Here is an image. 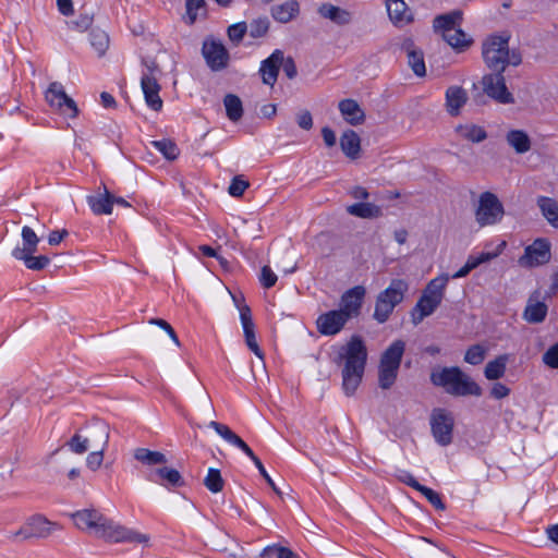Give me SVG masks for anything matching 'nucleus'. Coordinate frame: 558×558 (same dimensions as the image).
Here are the masks:
<instances>
[{
  "instance_id": "obj_60",
  "label": "nucleus",
  "mask_w": 558,
  "mask_h": 558,
  "mask_svg": "<svg viewBox=\"0 0 558 558\" xmlns=\"http://www.w3.org/2000/svg\"><path fill=\"white\" fill-rule=\"evenodd\" d=\"M149 324L157 325L160 328H162L165 330V332H167L169 335V337L172 339V341L178 347H180V344H181L180 340H179L174 329L171 327V325L169 323H167L165 319H161V318H151L149 320Z\"/></svg>"
},
{
  "instance_id": "obj_61",
  "label": "nucleus",
  "mask_w": 558,
  "mask_h": 558,
  "mask_svg": "<svg viewBox=\"0 0 558 558\" xmlns=\"http://www.w3.org/2000/svg\"><path fill=\"white\" fill-rule=\"evenodd\" d=\"M247 348L260 360H264V352L259 348L255 332L244 336Z\"/></svg>"
},
{
  "instance_id": "obj_25",
  "label": "nucleus",
  "mask_w": 558,
  "mask_h": 558,
  "mask_svg": "<svg viewBox=\"0 0 558 558\" xmlns=\"http://www.w3.org/2000/svg\"><path fill=\"white\" fill-rule=\"evenodd\" d=\"M21 235H22V246H16L12 251V256L13 257H23L27 253H36L38 243L40 240L37 236V234L35 233V231L31 227L24 226L22 228Z\"/></svg>"
},
{
  "instance_id": "obj_55",
  "label": "nucleus",
  "mask_w": 558,
  "mask_h": 558,
  "mask_svg": "<svg viewBox=\"0 0 558 558\" xmlns=\"http://www.w3.org/2000/svg\"><path fill=\"white\" fill-rule=\"evenodd\" d=\"M248 187V182L242 177H234L229 185L228 192L233 197H240L244 194L245 190Z\"/></svg>"
},
{
  "instance_id": "obj_31",
  "label": "nucleus",
  "mask_w": 558,
  "mask_h": 558,
  "mask_svg": "<svg viewBox=\"0 0 558 558\" xmlns=\"http://www.w3.org/2000/svg\"><path fill=\"white\" fill-rule=\"evenodd\" d=\"M87 203L95 215H110L112 213L110 192L106 186H104V193L87 196Z\"/></svg>"
},
{
  "instance_id": "obj_58",
  "label": "nucleus",
  "mask_w": 558,
  "mask_h": 558,
  "mask_svg": "<svg viewBox=\"0 0 558 558\" xmlns=\"http://www.w3.org/2000/svg\"><path fill=\"white\" fill-rule=\"evenodd\" d=\"M93 20L92 14L81 13L77 19L71 21V26L78 32H85L92 26Z\"/></svg>"
},
{
  "instance_id": "obj_15",
  "label": "nucleus",
  "mask_w": 558,
  "mask_h": 558,
  "mask_svg": "<svg viewBox=\"0 0 558 558\" xmlns=\"http://www.w3.org/2000/svg\"><path fill=\"white\" fill-rule=\"evenodd\" d=\"M366 290L363 286H355L347 290L340 299L339 312L345 314V317L350 320L357 317L361 314L364 296Z\"/></svg>"
},
{
  "instance_id": "obj_34",
  "label": "nucleus",
  "mask_w": 558,
  "mask_h": 558,
  "mask_svg": "<svg viewBox=\"0 0 558 558\" xmlns=\"http://www.w3.org/2000/svg\"><path fill=\"white\" fill-rule=\"evenodd\" d=\"M508 354L498 355L495 360L489 361L484 369V375L488 380H497L504 377L507 368Z\"/></svg>"
},
{
  "instance_id": "obj_39",
  "label": "nucleus",
  "mask_w": 558,
  "mask_h": 558,
  "mask_svg": "<svg viewBox=\"0 0 558 558\" xmlns=\"http://www.w3.org/2000/svg\"><path fill=\"white\" fill-rule=\"evenodd\" d=\"M134 458L147 465L165 464L167 458L162 452L151 451L147 448H137L134 452Z\"/></svg>"
},
{
  "instance_id": "obj_26",
  "label": "nucleus",
  "mask_w": 558,
  "mask_h": 558,
  "mask_svg": "<svg viewBox=\"0 0 558 558\" xmlns=\"http://www.w3.org/2000/svg\"><path fill=\"white\" fill-rule=\"evenodd\" d=\"M461 22L462 12L454 10L447 14L437 15L434 19L433 26L436 32L440 31L441 35L444 36V33H450L460 27Z\"/></svg>"
},
{
  "instance_id": "obj_36",
  "label": "nucleus",
  "mask_w": 558,
  "mask_h": 558,
  "mask_svg": "<svg viewBox=\"0 0 558 558\" xmlns=\"http://www.w3.org/2000/svg\"><path fill=\"white\" fill-rule=\"evenodd\" d=\"M223 106L228 119L232 122H238L243 117V105L239 96L234 94H227L223 97Z\"/></svg>"
},
{
  "instance_id": "obj_10",
  "label": "nucleus",
  "mask_w": 558,
  "mask_h": 558,
  "mask_svg": "<svg viewBox=\"0 0 558 558\" xmlns=\"http://www.w3.org/2000/svg\"><path fill=\"white\" fill-rule=\"evenodd\" d=\"M483 89L487 96L499 104L509 105L514 102L512 94L506 86L504 71H494L482 78Z\"/></svg>"
},
{
  "instance_id": "obj_7",
  "label": "nucleus",
  "mask_w": 558,
  "mask_h": 558,
  "mask_svg": "<svg viewBox=\"0 0 558 558\" xmlns=\"http://www.w3.org/2000/svg\"><path fill=\"white\" fill-rule=\"evenodd\" d=\"M509 39L508 35H493L483 44V59L492 71H505Z\"/></svg>"
},
{
  "instance_id": "obj_20",
  "label": "nucleus",
  "mask_w": 558,
  "mask_h": 558,
  "mask_svg": "<svg viewBox=\"0 0 558 558\" xmlns=\"http://www.w3.org/2000/svg\"><path fill=\"white\" fill-rule=\"evenodd\" d=\"M442 300L439 296L429 294L425 289L420 296L416 305L411 312V319L414 325H418L423 319L432 315L440 305Z\"/></svg>"
},
{
  "instance_id": "obj_62",
  "label": "nucleus",
  "mask_w": 558,
  "mask_h": 558,
  "mask_svg": "<svg viewBox=\"0 0 558 558\" xmlns=\"http://www.w3.org/2000/svg\"><path fill=\"white\" fill-rule=\"evenodd\" d=\"M298 125L303 130H311L313 128V118L310 111L304 110L296 116Z\"/></svg>"
},
{
  "instance_id": "obj_18",
  "label": "nucleus",
  "mask_w": 558,
  "mask_h": 558,
  "mask_svg": "<svg viewBox=\"0 0 558 558\" xmlns=\"http://www.w3.org/2000/svg\"><path fill=\"white\" fill-rule=\"evenodd\" d=\"M208 427L213 428L220 437H222L231 446H234L242 450L253 461L255 465L259 464L260 459L253 452V450L240 436H238L233 430H231L229 426L216 421H210Z\"/></svg>"
},
{
  "instance_id": "obj_28",
  "label": "nucleus",
  "mask_w": 558,
  "mask_h": 558,
  "mask_svg": "<svg viewBox=\"0 0 558 558\" xmlns=\"http://www.w3.org/2000/svg\"><path fill=\"white\" fill-rule=\"evenodd\" d=\"M536 205L543 217L555 229H558V202L548 196H538Z\"/></svg>"
},
{
  "instance_id": "obj_21",
  "label": "nucleus",
  "mask_w": 558,
  "mask_h": 558,
  "mask_svg": "<svg viewBox=\"0 0 558 558\" xmlns=\"http://www.w3.org/2000/svg\"><path fill=\"white\" fill-rule=\"evenodd\" d=\"M146 478L149 482L159 484L166 488L171 487H180L184 485V481L180 474V472L175 469L161 466L155 470H151Z\"/></svg>"
},
{
  "instance_id": "obj_50",
  "label": "nucleus",
  "mask_w": 558,
  "mask_h": 558,
  "mask_svg": "<svg viewBox=\"0 0 558 558\" xmlns=\"http://www.w3.org/2000/svg\"><path fill=\"white\" fill-rule=\"evenodd\" d=\"M485 353L486 351L483 345L473 344L466 350L464 361L471 365H478L484 361Z\"/></svg>"
},
{
  "instance_id": "obj_8",
  "label": "nucleus",
  "mask_w": 558,
  "mask_h": 558,
  "mask_svg": "<svg viewBox=\"0 0 558 558\" xmlns=\"http://www.w3.org/2000/svg\"><path fill=\"white\" fill-rule=\"evenodd\" d=\"M430 430L435 441L442 446H449L453 439L454 417L446 409L436 408L432 411Z\"/></svg>"
},
{
  "instance_id": "obj_47",
  "label": "nucleus",
  "mask_w": 558,
  "mask_h": 558,
  "mask_svg": "<svg viewBox=\"0 0 558 558\" xmlns=\"http://www.w3.org/2000/svg\"><path fill=\"white\" fill-rule=\"evenodd\" d=\"M448 281H449L448 275H440V276L432 279L427 283L425 290L429 294L437 295V296H439L440 300H442L444 295H445V289L447 287Z\"/></svg>"
},
{
  "instance_id": "obj_2",
  "label": "nucleus",
  "mask_w": 558,
  "mask_h": 558,
  "mask_svg": "<svg viewBox=\"0 0 558 558\" xmlns=\"http://www.w3.org/2000/svg\"><path fill=\"white\" fill-rule=\"evenodd\" d=\"M336 364L344 363L342 368V388L347 396H353L364 376L367 362V348L361 336L354 335L340 348Z\"/></svg>"
},
{
  "instance_id": "obj_4",
  "label": "nucleus",
  "mask_w": 558,
  "mask_h": 558,
  "mask_svg": "<svg viewBox=\"0 0 558 558\" xmlns=\"http://www.w3.org/2000/svg\"><path fill=\"white\" fill-rule=\"evenodd\" d=\"M405 351V342L397 339L381 353L378 365V385L386 390L396 383Z\"/></svg>"
},
{
  "instance_id": "obj_17",
  "label": "nucleus",
  "mask_w": 558,
  "mask_h": 558,
  "mask_svg": "<svg viewBox=\"0 0 558 558\" xmlns=\"http://www.w3.org/2000/svg\"><path fill=\"white\" fill-rule=\"evenodd\" d=\"M84 430L86 432L85 438L89 448H107L110 428L106 422L98 418L92 420L85 425Z\"/></svg>"
},
{
  "instance_id": "obj_13",
  "label": "nucleus",
  "mask_w": 558,
  "mask_h": 558,
  "mask_svg": "<svg viewBox=\"0 0 558 558\" xmlns=\"http://www.w3.org/2000/svg\"><path fill=\"white\" fill-rule=\"evenodd\" d=\"M156 69L157 66L154 62L151 65H147V71L141 77V87L147 106L155 111H159L163 102L159 96L161 87L154 74Z\"/></svg>"
},
{
  "instance_id": "obj_59",
  "label": "nucleus",
  "mask_w": 558,
  "mask_h": 558,
  "mask_svg": "<svg viewBox=\"0 0 558 558\" xmlns=\"http://www.w3.org/2000/svg\"><path fill=\"white\" fill-rule=\"evenodd\" d=\"M97 450L90 452L86 458V465L92 470L96 471L100 468L104 460L105 449L96 448Z\"/></svg>"
},
{
  "instance_id": "obj_24",
  "label": "nucleus",
  "mask_w": 558,
  "mask_h": 558,
  "mask_svg": "<svg viewBox=\"0 0 558 558\" xmlns=\"http://www.w3.org/2000/svg\"><path fill=\"white\" fill-rule=\"evenodd\" d=\"M468 100L466 92L460 86H450L446 90V107L450 116L456 117Z\"/></svg>"
},
{
  "instance_id": "obj_35",
  "label": "nucleus",
  "mask_w": 558,
  "mask_h": 558,
  "mask_svg": "<svg viewBox=\"0 0 558 558\" xmlns=\"http://www.w3.org/2000/svg\"><path fill=\"white\" fill-rule=\"evenodd\" d=\"M456 132L472 143H481L487 138L485 129L476 124H460L456 128Z\"/></svg>"
},
{
  "instance_id": "obj_51",
  "label": "nucleus",
  "mask_w": 558,
  "mask_h": 558,
  "mask_svg": "<svg viewBox=\"0 0 558 558\" xmlns=\"http://www.w3.org/2000/svg\"><path fill=\"white\" fill-rule=\"evenodd\" d=\"M240 320L243 328L244 336L255 332V324L252 318V312L248 305L243 304L239 307Z\"/></svg>"
},
{
  "instance_id": "obj_53",
  "label": "nucleus",
  "mask_w": 558,
  "mask_h": 558,
  "mask_svg": "<svg viewBox=\"0 0 558 558\" xmlns=\"http://www.w3.org/2000/svg\"><path fill=\"white\" fill-rule=\"evenodd\" d=\"M186 17L189 24L195 23L198 11L205 9V0H185Z\"/></svg>"
},
{
  "instance_id": "obj_14",
  "label": "nucleus",
  "mask_w": 558,
  "mask_h": 558,
  "mask_svg": "<svg viewBox=\"0 0 558 558\" xmlns=\"http://www.w3.org/2000/svg\"><path fill=\"white\" fill-rule=\"evenodd\" d=\"M202 54L211 71L218 72L228 66L229 52L226 47L217 40H205L202 47Z\"/></svg>"
},
{
  "instance_id": "obj_23",
  "label": "nucleus",
  "mask_w": 558,
  "mask_h": 558,
  "mask_svg": "<svg viewBox=\"0 0 558 558\" xmlns=\"http://www.w3.org/2000/svg\"><path fill=\"white\" fill-rule=\"evenodd\" d=\"M318 13L339 26L349 25L353 21V14L331 3H324L319 7Z\"/></svg>"
},
{
  "instance_id": "obj_27",
  "label": "nucleus",
  "mask_w": 558,
  "mask_h": 558,
  "mask_svg": "<svg viewBox=\"0 0 558 558\" xmlns=\"http://www.w3.org/2000/svg\"><path fill=\"white\" fill-rule=\"evenodd\" d=\"M339 110L344 120L351 125H359L364 122L365 113L360 105L353 99H343L339 102Z\"/></svg>"
},
{
  "instance_id": "obj_9",
  "label": "nucleus",
  "mask_w": 558,
  "mask_h": 558,
  "mask_svg": "<svg viewBox=\"0 0 558 558\" xmlns=\"http://www.w3.org/2000/svg\"><path fill=\"white\" fill-rule=\"evenodd\" d=\"M58 529V524L49 521L40 514L31 517L10 538L15 541L31 538H47Z\"/></svg>"
},
{
  "instance_id": "obj_12",
  "label": "nucleus",
  "mask_w": 558,
  "mask_h": 558,
  "mask_svg": "<svg viewBox=\"0 0 558 558\" xmlns=\"http://www.w3.org/2000/svg\"><path fill=\"white\" fill-rule=\"evenodd\" d=\"M550 256V243L548 240L539 238L525 247L524 254L519 258V264L522 267H535L548 263Z\"/></svg>"
},
{
  "instance_id": "obj_19",
  "label": "nucleus",
  "mask_w": 558,
  "mask_h": 558,
  "mask_svg": "<svg viewBox=\"0 0 558 558\" xmlns=\"http://www.w3.org/2000/svg\"><path fill=\"white\" fill-rule=\"evenodd\" d=\"M282 63L283 52L279 49H276L268 58L262 61L259 74L265 85L272 87L276 84Z\"/></svg>"
},
{
  "instance_id": "obj_41",
  "label": "nucleus",
  "mask_w": 558,
  "mask_h": 558,
  "mask_svg": "<svg viewBox=\"0 0 558 558\" xmlns=\"http://www.w3.org/2000/svg\"><path fill=\"white\" fill-rule=\"evenodd\" d=\"M151 145L168 160H174L179 156V148L171 140L162 138L159 141H153Z\"/></svg>"
},
{
  "instance_id": "obj_54",
  "label": "nucleus",
  "mask_w": 558,
  "mask_h": 558,
  "mask_svg": "<svg viewBox=\"0 0 558 558\" xmlns=\"http://www.w3.org/2000/svg\"><path fill=\"white\" fill-rule=\"evenodd\" d=\"M246 32L247 24L245 22L235 23L228 27V37L233 44L238 45L242 41Z\"/></svg>"
},
{
  "instance_id": "obj_48",
  "label": "nucleus",
  "mask_w": 558,
  "mask_h": 558,
  "mask_svg": "<svg viewBox=\"0 0 558 558\" xmlns=\"http://www.w3.org/2000/svg\"><path fill=\"white\" fill-rule=\"evenodd\" d=\"M269 29L268 17H258L253 20L247 26L248 34L252 38H260L267 34Z\"/></svg>"
},
{
  "instance_id": "obj_64",
  "label": "nucleus",
  "mask_w": 558,
  "mask_h": 558,
  "mask_svg": "<svg viewBox=\"0 0 558 558\" xmlns=\"http://www.w3.org/2000/svg\"><path fill=\"white\" fill-rule=\"evenodd\" d=\"M397 477L400 482L407 484L408 486L412 487L415 490H417L422 485L415 480V477L410 472L407 471H400Z\"/></svg>"
},
{
  "instance_id": "obj_11",
  "label": "nucleus",
  "mask_w": 558,
  "mask_h": 558,
  "mask_svg": "<svg viewBox=\"0 0 558 558\" xmlns=\"http://www.w3.org/2000/svg\"><path fill=\"white\" fill-rule=\"evenodd\" d=\"M46 100L52 108L58 109L62 114L69 118H75L78 114V108L76 102L69 97L63 88V85L59 82H52L47 92Z\"/></svg>"
},
{
  "instance_id": "obj_22",
  "label": "nucleus",
  "mask_w": 558,
  "mask_h": 558,
  "mask_svg": "<svg viewBox=\"0 0 558 558\" xmlns=\"http://www.w3.org/2000/svg\"><path fill=\"white\" fill-rule=\"evenodd\" d=\"M386 8L390 21L396 26H404L413 21V14L403 0H387Z\"/></svg>"
},
{
  "instance_id": "obj_43",
  "label": "nucleus",
  "mask_w": 558,
  "mask_h": 558,
  "mask_svg": "<svg viewBox=\"0 0 558 558\" xmlns=\"http://www.w3.org/2000/svg\"><path fill=\"white\" fill-rule=\"evenodd\" d=\"M408 63L411 66L412 71L417 76H424L426 74V68L424 62L423 52L420 50H409L408 51Z\"/></svg>"
},
{
  "instance_id": "obj_40",
  "label": "nucleus",
  "mask_w": 558,
  "mask_h": 558,
  "mask_svg": "<svg viewBox=\"0 0 558 558\" xmlns=\"http://www.w3.org/2000/svg\"><path fill=\"white\" fill-rule=\"evenodd\" d=\"M259 558H300L289 547L281 546L280 544H272L266 546L259 554Z\"/></svg>"
},
{
  "instance_id": "obj_1",
  "label": "nucleus",
  "mask_w": 558,
  "mask_h": 558,
  "mask_svg": "<svg viewBox=\"0 0 558 558\" xmlns=\"http://www.w3.org/2000/svg\"><path fill=\"white\" fill-rule=\"evenodd\" d=\"M72 519L80 530L88 531L96 537L109 542L145 543L148 541L145 534L137 533L116 523L96 509L76 511L72 514Z\"/></svg>"
},
{
  "instance_id": "obj_6",
  "label": "nucleus",
  "mask_w": 558,
  "mask_h": 558,
  "mask_svg": "<svg viewBox=\"0 0 558 558\" xmlns=\"http://www.w3.org/2000/svg\"><path fill=\"white\" fill-rule=\"evenodd\" d=\"M505 216V208L496 194L483 192L475 209V221L480 227L499 223Z\"/></svg>"
},
{
  "instance_id": "obj_49",
  "label": "nucleus",
  "mask_w": 558,
  "mask_h": 558,
  "mask_svg": "<svg viewBox=\"0 0 558 558\" xmlns=\"http://www.w3.org/2000/svg\"><path fill=\"white\" fill-rule=\"evenodd\" d=\"M65 446L76 454H83L89 449L85 436H82L78 432L65 442Z\"/></svg>"
},
{
  "instance_id": "obj_5",
  "label": "nucleus",
  "mask_w": 558,
  "mask_h": 558,
  "mask_svg": "<svg viewBox=\"0 0 558 558\" xmlns=\"http://www.w3.org/2000/svg\"><path fill=\"white\" fill-rule=\"evenodd\" d=\"M409 290V283L403 279H392L390 284L376 299L373 317L380 324L386 323L395 307L399 305Z\"/></svg>"
},
{
  "instance_id": "obj_57",
  "label": "nucleus",
  "mask_w": 558,
  "mask_h": 558,
  "mask_svg": "<svg viewBox=\"0 0 558 558\" xmlns=\"http://www.w3.org/2000/svg\"><path fill=\"white\" fill-rule=\"evenodd\" d=\"M543 363L550 368H558V342L550 345L542 356Z\"/></svg>"
},
{
  "instance_id": "obj_56",
  "label": "nucleus",
  "mask_w": 558,
  "mask_h": 558,
  "mask_svg": "<svg viewBox=\"0 0 558 558\" xmlns=\"http://www.w3.org/2000/svg\"><path fill=\"white\" fill-rule=\"evenodd\" d=\"M277 280V275L272 271V269L269 266L265 265L262 267L259 281L265 289L272 288L276 284Z\"/></svg>"
},
{
  "instance_id": "obj_44",
  "label": "nucleus",
  "mask_w": 558,
  "mask_h": 558,
  "mask_svg": "<svg viewBox=\"0 0 558 558\" xmlns=\"http://www.w3.org/2000/svg\"><path fill=\"white\" fill-rule=\"evenodd\" d=\"M89 40L99 56L104 54L109 47V36L101 29H92Z\"/></svg>"
},
{
  "instance_id": "obj_38",
  "label": "nucleus",
  "mask_w": 558,
  "mask_h": 558,
  "mask_svg": "<svg viewBox=\"0 0 558 558\" xmlns=\"http://www.w3.org/2000/svg\"><path fill=\"white\" fill-rule=\"evenodd\" d=\"M547 310V305L544 302L529 303L524 310L523 317L530 324H539L546 318Z\"/></svg>"
},
{
  "instance_id": "obj_42",
  "label": "nucleus",
  "mask_w": 558,
  "mask_h": 558,
  "mask_svg": "<svg viewBox=\"0 0 558 558\" xmlns=\"http://www.w3.org/2000/svg\"><path fill=\"white\" fill-rule=\"evenodd\" d=\"M204 485L208 490L214 494H217L223 489L225 481L221 476V473L217 469L210 468L206 477L204 478Z\"/></svg>"
},
{
  "instance_id": "obj_16",
  "label": "nucleus",
  "mask_w": 558,
  "mask_h": 558,
  "mask_svg": "<svg viewBox=\"0 0 558 558\" xmlns=\"http://www.w3.org/2000/svg\"><path fill=\"white\" fill-rule=\"evenodd\" d=\"M349 319L338 310H331L320 314L316 319V329L323 336H336L347 325Z\"/></svg>"
},
{
  "instance_id": "obj_46",
  "label": "nucleus",
  "mask_w": 558,
  "mask_h": 558,
  "mask_svg": "<svg viewBox=\"0 0 558 558\" xmlns=\"http://www.w3.org/2000/svg\"><path fill=\"white\" fill-rule=\"evenodd\" d=\"M506 246H507V242L506 241H501L496 246V248L494 251H492V252H482L478 255H470V258L472 259L473 265H475V267H478L480 265H482L484 263H487V262H490V260L495 259L496 257H498L504 252Z\"/></svg>"
},
{
  "instance_id": "obj_30",
  "label": "nucleus",
  "mask_w": 558,
  "mask_h": 558,
  "mask_svg": "<svg viewBox=\"0 0 558 558\" xmlns=\"http://www.w3.org/2000/svg\"><path fill=\"white\" fill-rule=\"evenodd\" d=\"M340 147L347 157L356 159L361 150V140L357 133L347 130L340 137Z\"/></svg>"
},
{
  "instance_id": "obj_29",
  "label": "nucleus",
  "mask_w": 558,
  "mask_h": 558,
  "mask_svg": "<svg viewBox=\"0 0 558 558\" xmlns=\"http://www.w3.org/2000/svg\"><path fill=\"white\" fill-rule=\"evenodd\" d=\"M300 12V4L296 0H288L284 3L271 8V16L280 23L292 21Z\"/></svg>"
},
{
  "instance_id": "obj_45",
  "label": "nucleus",
  "mask_w": 558,
  "mask_h": 558,
  "mask_svg": "<svg viewBox=\"0 0 558 558\" xmlns=\"http://www.w3.org/2000/svg\"><path fill=\"white\" fill-rule=\"evenodd\" d=\"M34 253H27L23 257H14L17 260H23L26 268L32 270H41L46 268L50 259L46 255L34 256Z\"/></svg>"
},
{
  "instance_id": "obj_33",
  "label": "nucleus",
  "mask_w": 558,
  "mask_h": 558,
  "mask_svg": "<svg viewBox=\"0 0 558 558\" xmlns=\"http://www.w3.org/2000/svg\"><path fill=\"white\" fill-rule=\"evenodd\" d=\"M506 138L517 154H525L531 149V140L524 131L511 130L507 133Z\"/></svg>"
},
{
  "instance_id": "obj_37",
  "label": "nucleus",
  "mask_w": 558,
  "mask_h": 558,
  "mask_svg": "<svg viewBox=\"0 0 558 558\" xmlns=\"http://www.w3.org/2000/svg\"><path fill=\"white\" fill-rule=\"evenodd\" d=\"M444 40L447 41L453 49L463 51L471 46L473 40L466 36V34L460 28H456L453 32L444 33Z\"/></svg>"
},
{
  "instance_id": "obj_3",
  "label": "nucleus",
  "mask_w": 558,
  "mask_h": 558,
  "mask_svg": "<svg viewBox=\"0 0 558 558\" xmlns=\"http://www.w3.org/2000/svg\"><path fill=\"white\" fill-rule=\"evenodd\" d=\"M430 381L436 387H441L447 393L456 397L482 395V388L459 367H441L430 373Z\"/></svg>"
},
{
  "instance_id": "obj_32",
  "label": "nucleus",
  "mask_w": 558,
  "mask_h": 558,
  "mask_svg": "<svg viewBox=\"0 0 558 558\" xmlns=\"http://www.w3.org/2000/svg\"><path fill=\"white\" fill-rule=\"evenodd\" d=\"M347 211L352 216L364 219L378 218L383 215V210L379 206L363 202L348 206Z\"/></svg>"
},
{
  "instance_id": "obj_52",
  "label": "nucleus",
  "mask_w": 558,
  "mask_h": 558,
  "mask_svg": "<svg viewBox=\"0 0 558 558\" xmlns=\"http://www.w3.org/2000/svg\"><path fill=\"white\" fill-rule=\"evenodd\" d=\"M422 495L425 496V498L428 500V502L435 507L437 510H445L446 506L441 500L440 495L435 492L434 489L421 485V487L417 489Z\"/></svg>"
},
{
  "instance_id": "obj_63",
  "label": "nucleus",
  "mask_w": 558,
  "mask_h": 558,
  "mask_svg": "<svg viewBox=\"0 0 558 558\" xmlns=\"http://www.w3.org/2000/svg\"><path fill=\"white\" fill-rule=\"evenodd\" d=\"M281 68L286 76L290 80L294 78L298 74L295 62L291 57L287 59L283 57V63Z\"/></svg>"
}]
</instances>
